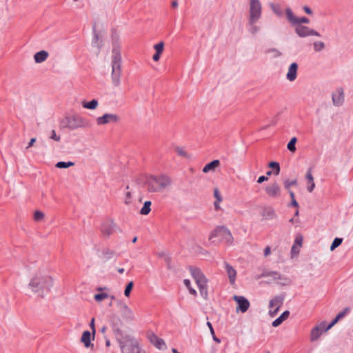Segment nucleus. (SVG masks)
<instances>
[{
	"instance_id": "1",
	"label": "nucleus",
	"mask_w": 353,
	"mask_h": 353,
	"mask_svg": "<svg viewBox=\"0 0 353 353\" xmlns=\"http://www.w3.org/2000/svg\"><path fill=\"white\" fill-rule=\"evenodd\" d=\"M54 285V278L50 271L45 267H40L32 272L27 290L39 297L43 298L51 291Z\"/></svg>"
},
{
	"instance_id": "2",
	"label": "nucleus",
	"mask_w": 353,
	"mask_h": 353,
	"mask_svg": "<svg viewBox=\"0 0 353 353\" xmlns=\"http://www.w3.org/2000/svg\"><path fill=\"white\" fill-rule=\"evenodd\" d=\"M145 185L149 192H162L171 186L172 179L165 174L159 176L152 175L147 179Z\"/></svg>"
},
{
	"instance_id": "3",
	"label": "nucleus",
	"mask_w": 353,
	"mask_h": 353,
	"mask_svg": "<svg viewBox=\"0 0 353 353\" xmlns=\"http://www.w3.org/2000/svg\"><path fill=\"white\" fill-rule=\"evenodd\" d=\"M121 55L119 46H114L111 56V81L114 87L121 85Z\"/></svg>"
},
{
	"instance_id": "4",
	"label": "nucleus",
	"mask_w": 353,
	"mask_h": 353,
	"mask_svg": "<svg viewBox=\"0 0 353 353\" xmlns=\"http://www.w3.org/2000/svg\"><path fill=\"white\" fill-rule=\"evenodd\" d=\"M122 353H141L137 341L130 335L117 336Z\"/></svg>"
},
{
	"instance_id": "5",
	"label": "nucleus",
	"mask_w": 353,
	"mask_h": 353,
	"mask_svg": "<svg viewBox=\"0 0 353 353\" xmlns=\"http://www.w3.org/2000/svg\"><path fill=\"white\" fill-rule=\"evenodd\" d=\"M63 128L70 130H74L78 128H85L89 126V122L81 116L74 114L65 117L61 121Z\"/></svg>"
},
{
	"instance_id": "6",
	"label": "nucleus",
	"mask_w": 353,
	"mask_h": 353,
	"mask_svg": "<svg viewBox=\"0 0 353 353\" xmlns=\"http://www.w3.org/2000/svg\"><path fill=\"white\" fill-rule=\"evenodd\" d=\"M190 273L192 278L194 279V281L197 285L201 296L204 299H207L208 294L207 278L205 276L201 270L198 268H190Z\"/></svg>"
},
{
	"instance_id": "7",
	"label": "nucleus",
	"mask_w": 353,
	"mask_h": 353,
	"mask_svg": "<svg viewBox=\"0 0 353 353\" xmlns=\"http://www.w3.org/2000/svg\"><path fill=\"white\" fill-rule=\"evenodd\" d=\"M218 237L228 244H232L233 242V236L230 231L225 226H218L212 230L209 236V241L214 243L215 239Z\"/></svg>"
},
{
	"instance_id": "8",
	"label": "nucleus",
	"mask_w": 353,
	"mask_h": 353,
	"mask_svg": "<svg viewBox=\"0 0 353 353\" xmlns=\"http://www.w3.org/2000/svg\"><path fill=\"white\" fill-rule=\"evenodd\" d=\"M261 16V5L259 0H251L248 22H257Z\"/></svg>"
},
{
	"instance_id": "9",
	"label": "nucleus",
	"mask_w": 353,
	"mask_h": 353,
	"mask_svg": "<svg viewBox=\"0 0 353 353\" xmlns=\"http://www.w3.org/2000/svg\"><path fill=\"white\" fill-rule=\"evenodd\" d=\"M264 191L266 195L271 199H279L282 194L281 187L276 182L267 185L264 188Z\"/></svg>"
},
{
	"instance_id": "10",
	"label": "nucleus",
	"mask_w": 353,
	"mask_h": 353,
	"mask_svg": "<svg viewBox=\"0 0 353 353\" xmlns=\"http://www.w3.org/2000/svg\"><path fill=\"white\" fill-rule=\"evenodd\" d=\"M121 118L117 114L105 113L101 117H99L96 119L97 124L99 125H106L110 123H117L120 121Z\"/></svg>"
},
{
	"instance_id": "11",
	"label": "nucleus",
	"mask_w": 353,
	"mask_h": 353,
	"mask_svg": "<svg viewBox=\"0 0 353 353\" xmlns=\"http://www.w3.org/2000/svg\"><path fill=\"white\" fill-rule=\"evenodd\" d=\"M117 225L113 220L104 221L101 227V232L104 238H109L115 231Z\"/></svg>"
},
{
	"instance_id": "12",
	"label": "nucleus",
	"mask_w": 353,
	"mask_h": 353,
	"mask_svg": "<svg viewBox=\"0 0 353 353\" xmlns=\"http://www.w3.org/2000/svg\"><path fill=\"white\" fill-rule=\"evenodd\" d=\"M283 296H276L272 299L269 302V314L273 317L279 310V308L283 304Z\"/></svg>"
},
{
	"instance_id": "13",
	"label": "nucleus",
	"mask_w": 353,
	"mask_h": 353,
	"mask_svg": "<svg viewBox=\"0 0 353 353\" xmlns=\"http://www.w3.org/2000/svg\"><path fill=\"white\" fill-rule=\"evenodd\" d=\"M286 17L288 21L292 26H299L301 23H309L310 20L307 17H296L292 12V10L290 8H287L285 9Z\"/></svg>"
},
{
	"instance_id": "14",
	"label": "nucleus",
	"mask_w": 353,
	"mask_h": 353,
	"mask_svg": "<svg viewBox=\"0 0 353 353\" xmlns=\"http://www.w3.org/2000/svg\"><path fill=\"white\" fill-rule=\"evenodd\" d=\"M295 32L300 37H305L308 36H316V37H321L320 34L307 26H296L295 28Z\"/></svg>"
},
{
	"instance_id": "15",
	"label": "nucleus",
	"mask_w": 353,
	"mask_h": 353,
	"mask_svg": "<svg viewBox=\"0 0 353 353\" xmlns=\"http://www.w3.org/2000/svg\"><path fill=\"white\" fill-rule=\"evenodd\" d=\"M233 299L237 303V307H236V311L237 312H241L242 313H245L250 307V302L244 296L234 295L233 296Z\"/></svg>"
},
{
	"instance_id": "16",
	"label": "nucleus",
	"mask_w": 353,
	"mask_h": 353,
	"mask_svg": "<svg viewBox=\"0 0 353 353\" xmlns=\"http://www.w3.org/2000/svg\"><path fill=\"white\" fill-rule=\"evenodd\" d=\"M119 306L123 319L127 321L134 320L135 316L133 311L125 303H119Z\"/></svg>"
},
{
	"instance_id": "17",
	"label": "nucleus",
	"mask_w": 353,
	"mask_h": 353,
	"mask_svg": "<svg viewBox=\"0 0 353 353\" xmlns=\"http://www.w3.org/2000/svg\"><path fill=\"white\" fill-rule=\"evenodd\" d=\"M325 323H322L319 325L315 326L310 332V341L312 342L317 341L319 337L322 335L323 332H325L324 330L325 329Z\"/></svg>"
},
{
	"instance_id": "18",
	"label": "nucleus",
	"mask_w": 353,
	"mask_h": 353,
	"mask_svg": "<svg viewBox=\"0 0 353 353\" xmlns=\"http://www.w3.org/2000/svg\"><path fill=\"white\" fill-rule=\"evenodd\" d=\"M148 338L150 340V343H152L159 350H163L165 348L166 345L164 341L162 339L158 337L155 334H148Z\"/></svg>"
},
{
	"instance_id": "19",
	"label": "nucleus",
	"mask_w": 353,
	"mask_h": 353,
	"mask_svg": "<svg viewBox=\"0 0 353 353\" xmlns=\"http://www.w3.org/2000/svg\"><path fill=\"white\" fill-rule=\"evenodd\" d=\"M261 216L263 220L270 221L277 218L275 210L271 207L268 206L263 208Z\"/></svg>"
},
{
	"instance_id": "20",
	"label": "nucleus",
	"mask_w": 353,
	"mask_h": 353,
	"mask_svg": "<svg viewBox=\"0 0 353 353\" xmlns=\"http://www.w3.org/2000/svg\"><path fill=\"white\" fill-rule=\"evenodd\" d=\"M223 266L228 274L230 284L234 285L236 276V270L226 261L223 263Z\"/></svg>"
},
{
	"instance_id": "21",
	"label": "nucleus",
	"mask_w": 353,
	"mask_h": 353,
	"mask_svg": "<svg viewBox=\"0 0 353 353\" xmlns=\"http://www.w3.org/2000/svg\"><path fill=\"white\" fill-rule=\"evenodd\" d=\"M344 101V92L341 88L336 89V90L332 94V101L334 105H341Z\"/></svg>"
},
{
	"instance_id": "22",
	"label": "nucleus",
	"mask_w": 353,
	"mask_h": 353,
	"mask_svg": "<svg viewBox=\"0 0 353 353\" xmlns=\"http://www.w3.org/2000/svg\"><path fill=\"white\" fill-rule=\"evenodd\" d=\"M121 320L117 316H113L111 320V325L112 327V330L117 336H121V326H122Z\"/></svg>"
},
{
	"instance_id": "23",
	"label": "nucleus",
	"mask_w": 353,
	"mask_h": 353,
	"mask_svg": "<svg viewBox=\"0 0 353 353\" xmlns=\"http://www.w3.org/2000/svg\"><path fill=\"white\" fill-rule=\"evenodd\" d=\"M298 70V64L296 63H292L288 70L286 78L290 81H294L296 79Z\"/></svg>"
},
{
	"instance_id": "24",
	"label": "nucleus",
	"mask_w": 353,
	"mask_h": 353,
	"mask_svg": "<svg viewBox=\"0 0 353 353\" xmlns=\"http://www.w3.org/2000/svg\"><path fill=\"white\" fill-rule=\"evenodd\" d=\"M117 256L115 250L109 248H105L102 250L101 257L105 261H109Z\"/></svg>"
},
{
	"instance_id": "25",
	"label": "nucleus",
	"mask_w": 353,
	"mask_h": 353,
	"mask_svg": "<svg viewBox=\"0 0 353 353\" xmlns=\"http://www.w3.org/2000/svg\"><path fill=\"white\" fill-rule=\"evenodd\" d=\"M92 336L90 331H84L81 338V342L83 343L84 346L87 348L93 347L94 345L92 343Z\"/></svg>"
},
{
	"instance_id": "26",
	"label": "nucleus",
	"mask_w": 353,
	"mask_h": 353,
	"mask_svg": "<svg viewBox=\"0 0 353 353\" xmlns=\"http://www.w3.org/2000/svg\"><path fill=\"white\" fill-rule=\"evenodd\" d=\"M49 54L46 50H41L37 52L34 55V60L37 63H41L44 62L48 57Z\"/></svg>"
},
{
	"instance_id": "27",
	"label": "nucleus",
	"mask_w": 353,
	"mask_h": 353,
	"mask_svg": "<svg viewBox=\"0 0 353 353\" xmlns=\"http://www.w3.org/2000/svg\"><path fill=\"white\" fill-rule=\"evenodd\" d=\"M220 165V161L219 160H214L212 161H211L210 163L206 164L203 168V172L204 173H207L208 172H214L215 170V169L216 168L219 167V165Z\"/></svg>"
},
{
	"instance_id": "28",
	"label": "nucleus",
	"mask_w": 353,
	"mask_h": 353,
	"mask_svg": "<svg viewBox=\"0 0 353 353\" xmlns=\"http://www.w3.org/2000/svg\"><path fill=\"white\" fill-rule=\"evenodd\" d=\"M125 188L127 191L125 193L123 203L125 205H129L132 202V194L134 193V188H131L129 185H128Z\"/></svg>"
},
{
	"instance_id": "29",
	"label": "nucleus",
	"mask_w": 353,
	"mask_h": 353,
	"mask_svg": "<svg viewBox=\"0 0 353 353\" xmlns=\"http://www.w3.org/2000/svg\"><path fill=\"white\" fill-rule=\"evenodd\" d=\"M306 179L308 181V185L307 186V190L309 192H312L314 188H315V183L314 181V177L312 174L311 170L310 169L306 175H305Z\"/></svg>"
},
{
	"instance_id": "30",
	"label": "nucleus",
	"mask_w": 353,
	"mask_h": 353,
	"mask_svg": "<svg viewBox=\"0 0 353 353\" xmlns=\"http://www.w3.org/2000/svg\"><path fill=\"white\" fill-rule=\"evenodd\" d=\"M99 105L98 101L96 99H92V101L87 102V101H83L82 102V106L84 108L89 109V110H94L97 108Z\"/></svg>"
},
{
	"instance_id": "31",
	"label": "nucleus",
	"mask_w": 353,
	"mask_h": 353,
	"mask_svg": "<svg viewBox=\"0 0 353 353\" xmlns=\"http://www.w3.org/2000/svg\"><path fill=\"white\" fill-rule=\"evenodd\" d=\"M276 281H278V283L281 285H289L292 283V280L290 278L281 274H279V278Z\"/></svg>"
},
{
	"instance_id": "32",
	"label": "nucleus",
	"mask_w": 353,
	"mask_h": 353,
	"mask_svg": "<svg viewBox=\"0 0 353 353\" xmlns=\"http://www.w3.org/2000/svg\"><path fill=\"white\" fill-rule=\"evenodd\" d=\"M151 204H152L151 201H145L143 204V206L142 207V208L140 210V214L142 215L148 214L151 210V209H150Z\"/></svg>"
},
{
	"instance_id": "33",
	"label": "nucleus",
	"mask_w": 353,
	"mask_h": 353,
	"mask_svg": "<svg viewBox=\"0 0 353 353\" xmlns=\"http://www.w3.org/2000/svg\"><path fill=\"white\" fill-rule=\"evenodd\" d=\"M183 283L185 286L188 288L190 294L196 296L197 295V292L194 288H193L191 285V281L189 279H184Z\"/></svg>"
},
{
	"instance_id": "34",
	"label": "nucleus",
	"mask_w": 353,
	"mask_h": 353,
	"mask_svg": "<svg viewBox=\"0 0 353 353\" xmlns=\"http://www.w3.org/2000/svg\"><path fill=\"white\" fill-rule=\"evenodd\" d=\"M174 150L179 156L186 159L190 158V156L188 154V152H186V151L183 147L176 146L175 147Z\"/></svg>"
},
{
	"instance_id": "35",
	"label": "nucleus",
	"mask_w": 353,
	"mask_h": 353,
	"mask_svg": "<svg viewBox=\"0 0 353 353\" xmlns=\"http://www.w3.org/2000/svg\"><path fill=\"white\" fill-rule=\"evenodd\" d=\"M74 165H75V163L72 161H68V162L59 161V162L57 163L55 166L57 168L61 169V168H68L70 167H72Z\"/></svg>"
},
{
	"instance_id": "36",
	"label": "nucleus",
	"mask_w": 353,
	"mask_h": 353,
	"mask_svg": "<svg viewBox=\"0 0 353 353\" xmlns=\"http://www.w3.org/2000/svg\"><path fill=\"white\" fill-rule=\"evenodd\" d=\"M268 167L270 168H272L274 170V174L275 176L279 175L280 172V165L278 162L276 161H272L268 164Z\"/></svg>"
},
{
	"instance_id": "37",
	"label": "nucleus",
	"mask_w": 353,
	"mask_h": 353,
	"mask_svg": "<svg viewBox=\"0 0 353 353\" xmlns=\"http://www.w3.org/2000/svg\"><path fill=\"white\" fill-rule=\"evenodd\" d=\"M33 218H34V220L37 222L42 221H43V219L45 218V214L40 210H36L34 212Z\"/></svg>"
},
{
	"instance_id": "38",
	"label": "nucleus",
	"mask_w": 353,
	"mask_h": 353,
	"mask_svg": "<svg viewBox=\"0 0 353 353\" xmlns=\"http://www.w3.org/2000/svg\"><path fill=\"white\" fill-rule=\"evenodd\" d=\"M296 141H297L296 138L293 137L291 139L290 142L288 143L287 148L290 152H294L296 151V148L295 145H296Z\"/></svg>"
},
{
	"instance_id": "39",
	"label": "nucleus",
	"mask_w": 353,
	"mask_h": 353,
	"mask_svg": "<svg viewBox=\"0 0 353 353\" xmlns=\"http://www.w3.org/2000/svg\"><path fill=\"white\" fill-rule=\"evenodd\" d=\"M279 272H276V271H271V272H264L263 274H262V276L263 277H268V276H270L272 277L274 280H276V279L279 278Z\"/></svg>"
},
{
	"instance_id": "40",
	"label": "nucleus",
	"mask_w": 353,
	"mask_h": 353,
	"mask_svg": "<svg viewBox=\"0 0 353 353\" xmlns=\"http://www.w3.org/2000/svg\"><path fill=\"white\" fill-rule=\"evenodd\" d=\"M296 184H297L296 179H294V180L285 179L283 182L284 188L288 190H290L291 186L296 185Z\"/></svg>"
},
{
	"instance_id": "41",
	"label": "nucleus",
	"mask_w": 353,
	"mask_h": 353,
	"mask_svg": "<svg viewBox=\"0 0 353 353\" xmlns=\"http://www.w3.org/2000/svg\"><path fill=\"white\" fill-rule=\"evenodd\" d=\"M109 297V294L107 293H99L97 294L94 296V299L97 302H101L105 299H107Z\"/></svg>"
},
{
	"instance_id": "42",
	"label": "nucleus",
	"mask_w": 353,
	"mask_h": 353,
	"mask_svg": "<svg viewBox=\"0 0 353 353\" xmlns=\"http://www.w3.org/2000/svg\"><path fill=\"white\" fill-rule=\"evenodd\" d=\"M325 48V44L322 41H316L314 43V50L315 52L322 51Z\"/></svg>"
},
{
	"instance_id": "43",
	"label": "nucleus",
	"mask_w": 353,
	"mask_h": 353,
	"mask_svg": "<svg viewBox=\"0 0 353 353\" xmlns=\"http://www.w3.org/2000/svg\"><path fill=\"white\" fill-rule=\"evenodd\" d=\"M133 286H134V283L133 281H130L127 285L125 286V289L124 290V295L126 296V297H129L130 295V292L133 288Z\"/></svg>"
},
{
	"instance_id": "44",
	"label": "nucleus",
	"mask_w": 353,
	"mask_h": 353,
	"mask_svg": "<svg viewBox=\"0 0 353 353\" xmlns=\"http://www.w3.org/2000/svg\"><path fill=\"white\" fill-rule=\"evenodd\" d=\"M342 241H343V239H341V238L334 239V240L333 241V242L330 246V250L331 251L334 250L337 247H339L342 243Z\"/></svg>"
},
{
	"instance_id": "45",
	"label": "nucleus",
	"mask_w": 353,
	"mask_h": 353,
	"mask_svg": "<svg viewBox=\"0 0 353 353\" xmlns=\"http://www.w3.org/2000/svg\"><path fill=\"white\" fill-rule=\"evenodd\" d=\"M154 48L156 51V52L159 53L161 54V53L163 51L164 49V42L161 41L154 46Z\"/></svg>"
},
{
	"instance_id": "46",
	"label": "nucleus",
	"mask_w": 353,
	"mask_h": 353,
	"mask_svg": "<svg viewBox=\"0 0 353 353\" xmlns=\"http://www.w3.org/2000/svg\"><path fill=\"white\" fill-rule=\"evenodd\" d=\"M248 23L250 26V32L252 34H255L256 33H257L259 30V28L257 26H256V22H253L252 23H251L250 22H248Z\"/></svg>"
},
{
	"instance_id": "47",
	"label": "nucleus",
	"mask_w": 353,
	"mask_h": 353,
	"mask_svg": "<svg viewBox=\"0 0 353 353\" xmlns=\"http://www.w3.org/2000/svg\"><path fill=\"white\" fill-rule=\"evenodd\" d=\"M50 139H52V140H54V141H55L57 142H59V141H61V136L57 134L54 130H52L50 132Z\"/></svg>"
},
{
	"instance_id": "48",
	"label": "nucleus",
	"mask_w": 353,
	"mask_h": 353,
	"mask_svg": "<svg viewBox=\"0 0 353 353\" xmlns=\"http://www.w3.org/2000/svg\"><path fill=\"white\" fill-rule=\"evenodd\" d=\"M271 8H272V11L279 17H281L282 16L283 13H282V11L281 10L279 6L277 5H274V4H272L271 6Z\"/></svg>"
},
{
	"instance_id": "49",
	"label": "nucleus",
	"mask_w": 353,
	"mask_h": 353,
	"mask_svg": "<svg viewBox=\"0 0 353 353\" xmlns=\"http://www.w3.org/2000/svg\"><path fill=\"white\" fill-rule=\"evenodd\" d=\"M349 311L350 308L345 307L343 311H341L336 315V317L340 320L342 318H343L345 316V314L349 312Z\"/></svg>"
},
{
	"instance_id": "50",
	"label": "nucleus",
	"mask_w": 353,
	"mask_h": 353,
	"mask_svg": "<svg viewBox=\"0 0 353 353\" xmlns=\"http://www.w3.org/2000/svg\"><path fill=\"white\" fill-rule=\"evenodd\" d=\"M214 196L218 201H222V196L218 188L214 190Z\"/></svg>"
},
{
	"instance_id": "51",
	"label": "nucleus",
	"mask_w": 353,
	"mask_h": 353,
	"mask_svg": "<svg viewBox=\"0 0 353 353\" xmlns=\"http://www.w3.org/2000/svg\"><path fill=\"white\" fill-rule=\"evenodd\" d=\"M339 319L336 316L333 321L326 327L325 329V332L328 331L330 329H331L338 321Z\"/></svg>"
},
{
	"instance_id": "52",
	"label": "nucleus",
	"mask_w": 353,
	"mask_h": 353,
	"mask_svg": "<svg viewBox=\"0 0 353 353\" xmlns=\"http://www.w3.org/2000/svg\"><path fill=\"white\" fill-rule=\"evenodd\" d=\"M90 327L92 330V340L94 339V335L96 332L95 326H94V319H92L90 323Z\"/></svg>"
},
{
	"instance_id": "53",
	"label": "nucleus",
	"mask_w": 353,
	"mask_h": 353,
	"mask_svg": "<svg viewBox=\"0 0 353 353\" xmlns=\"http://www.w3.org/2000/svg\"><path fill=\"white\" fill-rule=\"evenodd\" d=\"M299 248L300 247L294 244L291 249L292 255L294 256L298 254L299 252Z\"/></svg>"
},
{
	"instance_id": "54",
	"label": "nucleus",
	"mask_w": 353,
	"mask_h": 353,
	"mask_svg": "<svg viewBox=\"0 0 353 353\" xmlns=\"http://www.w3.org/2000/svg\"><path fill=\"white\" fill-rule=\"evenodd\" d=\"M303 243V237L301 236H298L296 237L294 245H298L299 247H301Z\"/></svg>"
},
{
	"instance_id": "55",
	"label": "nucleus",
	"mask_w": 353,
	"mask_h": 353,
	"mask_svg": "<svg viewBox=\"0 0 353 353\" xmlns=\"http://www.w3.org/2000/svg\"><path fill=\"white\" fill-rule=\"evenodd\" d=\"M283 320L279 316L272 322L273 327H277L283 323Z\"/></svg>"
},
{
	"instance_id": "56",
	"label": "nucleus",
	"mask_w": 353,
	"mask_h": 353,
	"mask_svg": "<svg viewBox=\"0 0 353 353\" xmlns=\"http://www.w3.org/2000/svg\"><path fill=\"white\" fill-rule=\"evenodd\" d=\"M271 254V248L270 246L268 245L263 250V256L265 258L268 257Z\"/></svg>"
},
{
	"instance_id": "57",
	"label": "nucleus",
	"mask_w": 353,
	"mask_h": 353,
	"mask_svg": "<svg viewBox=\"0 0 353 353\" xmlns=\"http://www.w3.org/2000/svg\"><path fill=\"white\" fill-rule=\"evenodd\" d=\"M268 52H272L273 56L275 57H279L281 55V53L277 50L276 49H271L268 51Z\"/></svg>"
},
{
	"instance_id": "58",
	"label": "nucleus",
	"mask_w": 353,
	"mask_h": 353,
	"mask_svg": "<svg viewBox=\"0 0 353 353\" xmlns=\"http://www.w3.org/2000/svg\"><path fill=\"white\" fill-rule=\"evenodd\" d=\"M290 312L289 311H285L282 313V314L280 316V317L283 320V321L287 319L289 316Z\"/></svg>"
},
{
	"instance_id": "59",
	"label": "nucleus",
	"mask_w": 353,
	"mask_h": 353,
	"mask_svg": "<svg viewBox=\"0 0 353 353\" xmlns=\"http://www.w3.org/2000/svg\"><path fill=\"white\" fill-rule=\"evenodd\" d=\"M268 179L267 176H259L258 178L257 183H262L263 182L268 181Z\"/></svg>"
},
{
	"instance_id": "60",
	"label": "nucleus",
	"mask_w": 353,
	"mask_h": 353,
	"mask_svg": "<svg viewBox=\"0 0 353 353\" xmlns=\"http://www.w3.org/2000/svg\"><path fill=\"white\" fill-rule=\"evenodd\" d=\"M99 35L97 34H94V39H93V43L97 46V47H99Z\"/></svg>"
},
{
	"instance_id": "61",
	"label": "nucleus",
	"mask_w": 353,
	"mask_h": 353,
	"mask_svg": "<svg viewBox=\"0 0 353 353\" xmlns=\"http://www.w3.org/2000/svg\"><path fill=\"white\" fill-rule=\"evenodd\" d=\"M36 138H32L30 139L28 144V146L26 147L27 149L30 148V147H32L34 143L36 142Z\"/></svg>"
},
{
	"instance_id": "62",
	"label": "nucleus",
	"mask_w": 353,
	"mask_h": 353,
	"mask_svg": "<svg viewBox=\"0 0 353 353\" xmlns=\"http://www.w3.org/2000/svg\"><path fill=\"white\" fill-rule=\"evenodd\" d=\"M160 57H161V54L157 53V52H155V54H154L153 55V57H152V59H153L154 61L157 62V61H159Z\"/></svg>"
},
{
	"instance_id": "63",
	"label": "nucleus",
	"mask_w": 353,
	"mask_h": 353,
	"mask_svg": "<svg viewBox=\"0 0 353 353\" xmlns=\"http://www.w3.org/2000/svg\"><path fill=\"white\" fill-rule=\"evenodd\" d=\"M221 202V201H218L217 200H216L214 201V208H215L216 210H220L221 208H220V205L219 204H220Z\"/></svg>"
},
{
	"instance_id": "64",
	"label": "nucleus",
	"mask_w": 353,
	"mask_h": 353,
	"mask_svg": "<svg viewBox=\"0 0 353 353\" xmlns=\"http://www.w3.org/2000/svg\"><path fill=\"white\" fill-rule=\"evenodd\" d=\"M303 10L307 14H312V10L307 6H304Z\"/></svg>"
}]
</instances>
